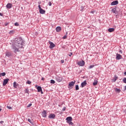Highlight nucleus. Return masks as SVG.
I'll return each instance as SVG.
<instances>
[{
  "instance_id": "f257e3e1",
  "label": "nucleus",
  "mask_w": 126,
  "mask_h": 126,
  "mask_svg": "<svg viewBox=\"0 0 126 126\" xmlns=\"http://www.w3.org/2000/svg\"><path fill=\"white\" fill-rule=\"evenodd\" d=\"M24 40L22 39V38L19 37L17 39L13 41V44H15L16 46H18V48H23V45H24Z\"/></svg>"
},
{
  "instance_id": "f03ea898",
  "label": "nucleus",
  "mask_w": 126,
  "mask_h": 126,
  "mask_svg": "<svg viewBox=\"0 0 126 126\" xmlns=\"http://www.w3.org/2000/svg\"><path fill=\"white\" fill-rule=\"evenodd\" d=\"M12 48L15 53H16V52H19V49L20 48V47H18V46H16V45H15V43H13L12 45Z\"/></svg>"
},
{
  "instance_id": "7ed1b4c3",
  "label": "nucleus",
  "mask_w": 126,
  "mask_h": 126,
  "mask_svg": "<svg viewBox=\"0 0 126 126\" xmlns=\"http://www.w3.org/2000/svg\"><path fill=\"white\" fill-rule=\"evenodd\" d=\"M55 79L58 82H61L63 80V78H62V76H56Z\"/></svg>"
},
{
  "instance_id": "20e7f679",
  "label": "nucleus",
  "mask_w": 126,
  "mask_h": 126,
  "mask_svg": "<svg viewBox=\"0 0 126 126\" xmlns=\"http://www.w3.org/2000/svg\"><path fill=\"white\" fill-rule=\"evenodd\" d=\"M77 64H78V65H79L80 66H84L85 64V62H84V61H79L77 63Z\"/></svg>"
},
{
  "instance_id": "39448f33",
  "label": "nucleus",
  "mask_w": 126,
  "mask_h": 126,
  "mask_svg": "<svg viewBox=\"0 0 126 126\" xmlns=\"http://www.w3.org/2000/svg\"><path fill=\"white\" fill-rule=\"evenodd\" d=\"M49 44H50V49H53V48H55V47H56L55 44H54V43H53L52 42L49 41Z\"/></svg>"
},
{
  "instance_id": "423d86ee",
  "label": "nucleus",
  "mask_w": 126,
  "mask_h": 126,
  "mask_svg": "<svg viewBox=\"0 0 126 126\" xmlns=\"http://www.w3.org/2000/svg\"><path fill=\"white\" fill-rule=\"evenodd\" d=\"M86 85H87V81L86 80H85L83 82L81 83V86L82 88L85 87Z\"/></svg>"
},
{
  "instance_id": "0eeeda50",
  "label": "nucleus",
  "mask_w": 126,
  "mask_h": 126,
  "mask_svg": "<svg viewBox=\"0 0 126 126\" xmlns=\"http://www.w3.org/2000/svg\"><path fill=\"white\" fill-rule=\"evenodd\" d=\"M9 81V79H5L3 81V86H5Z\"/></svg>"
},
{
  "instance_id": "6e6552de",
  "label": "nucleus",
  "mask_w": 126,
  "mask_h": 126,
  "mask_svg": "<svg viewBox=\"0 0 126 126\" xmlns=\"http://www.w3.org/2000/svg\"><path fill=\"white\" fill-rule=\"evenodd\" d=\"M110 4L111 5H117V4H119V1L117 0H114L112 1Z\"/></svg>"
},
{
  "instance_id": "1a4fd4ad",
  "label": "nucleus",
  "mask_w": 126,
  "mask_h": 126,
  "mask_svg": "<svg viewBox=\"0 0 126 126\" xmlns=\"http://www.w3.org/2000/svg\"><path fill=\"white\" fill-rule=\"evenodd\" d=\"M122 55H121V54H118V53L116 54V59L117 60H122Z\"/></svg>"
},
{
  "instance_id": "9d476101",
  "label": "nucleus",
  "mask_w": 126,
  "mask_h": 126,
  "mask_svg": "<svg viewBox=\"0 0 126 126\" xmlns=\"http://www.w3.org/2000/svg\"><path fill=\"white\" fill-rule=\"evenodd\" d=\"M49 119H55L56 118V115L55 114H51L48 116Z\"/></svg>"
},
{
  "instance_id": "9b49d317",
  "label": "nucleus",
  "mask_w": 126,
  "mask_h": 126,
  "mask_svg": "<svg viewBox=\"0 0 126 126\" xmlns=\"http://www.w3.org/2000/svg\"><path fill=\"white\" fill-rule=\"evenodd\" d=\"M6 7H7V8H8V9H10V8H11L12 7V4H11L10 3H8L6 5Z\"/></svg>"
},
{
  "instance_id": "f8f14e48",
  "label": "nucleus",
  "mask_w": 126,
  "mask_h": 126,
  "mask_svg": "<svg viewBox=\"0 0 126 126\" xmlns=\"http://www.w3.org/2000/svg\"><path fill=\"white\" fill-rule=\"evenodd\" d=\"M74 84H75V81H72V82H70L69 83V87H73V86H74Z\"/></svg>"
},
{
  "instance_id": "ddd939ff",
  "label": "nucleus",
  "mask_w": 126,
  "mask_h": 126,
  "mask_svg": "<svg viewBox=\"0 0 126 126\" xmlns=\"http://www.w3.org/2000/svg\"><path fill=\"white\" fill-rule=\"evenodd\" d=\"M112 11L113 12V13H115V14H118V11H117L116 7L112 8Z\"/></svg>"
},
{
  "instance_id": "4468645a",
  "label": "nucleus",
  "mask_w": 126,
  "mask_h": 126,
  "mask_svg": "<svg viewBox=\"0 0 126 126\" xmlns=\"http://www.w3.org/2000/svg\"><path fill=\"white\" fill-rule=\"evenodd\" d=\"M42 117L43 118H46L47 117V111L46 110H44L42 113Z\"/></svg>"
},
{
  "instance_id": "2eb2a0df",
  "label": "nucleus",
  "mask_w": 126,
  "mask_h": 126,
  "mask_svg": "<svg viewBox=\"0 0 126 126\" xmlns=\"http://www.w3.org/2000/svg\"><path fill=\"white\" fill-rule=\"evenodd\" d=\"M66 120H67V123H69L70 122H71V121H72V117H68L66 118Z\"/></svg>"
},
{
  "instance_id": "dca6fc26",
  "label": "nucleus",
  "mask_w": 126,
  "mask_h": 126,
  "mask_svg": "<svg viewBox=\"0 0 126 126\" xmlns=\"http://www.w3.org/2000/svg\"><path fill=\"white\" fill-rule=\"evenodd\" d=\"M39 13L41 14H45V13H46V11L43 9H41L39 10Z\"/></svg>"
},
{
  "instance_id": "f3484780",
  "label": "nucleus",
  "mask_w": 126,
  "mask_h": 126,
  "mask_svg": "<svg viewBox=\"0 0 126 126\" xmlns=\"http://www.w3.org/2000/svg\"><path fill=\"white\" fill-rule=\"evenodd\" d=\"M5 56L7 57V58H9V57H11V56H12V54L10 52H6Z\"/></svg>"
},
{
  "instance_id": "a211bd4d",
  "label": "nucleus",
  "mask_w": 126,
  "mask_h": 126,
  "mask_svg": "<svg viewBox=\"0 0 126 126\" xmlns=\"http://www.w3.org/2000/svg\"><path fill=\"white\" fill-rule=\"evenodd\" d=\"M57 32H61L62 31V28L61 27H57L56 28Z\"/></svg>"
},
{
  "instance_id": "6ab92c4d",
  "label": "nucleus",
  "mask_w": 126,
  "mask_h": 126,
  "mask_svg": "<svg viewBox=\"0 0 126 126\" xmlns=\"http://www.w3.org/2000/svg\"><path fill=\"white\" fill-rule=\"evenodd\" d=\"M108 32H110V33L112 32H114L115 31L114 28H109L108 30Z\"/></svg>"
},
{
  "instance_id": "aec40b11",
  "label": "nucleus",
  "mask_w": 126,
  "mask_h": 126,
  "mask_svg": "<svg viewBox=\"0 0 126 126\" xmlns=\"http://www.w3.org/2000/svg\"><path fill=\"white\" fill-rule=\"evenodd\" d=\"M37 92H41L42 91V88L41 86H38L37 87Z\"/></svg>"
},
{
  "instance_id": "412c9836",
  "label": "nucleus",
  "mask_w": 126,
  "mask_h": 126,
  "mask_svg": "<svg viewBox=\"0 0 126 126\" xmlns=\"http://www.w3.org/2000/svg\"><path fill=\"white\" fill-rule=\"evenodd\" d=\"M93 84L94 86H95V85H97V84H98V81H97V80H94Z\"/></svg>"
},
{
  "instance_id": "4be33fe9",
  "label": "nucleus",
  "mask_w": 126,
  "mask_h": 126,
  "mask_svg": "<svg viewBox=\"0 0 126 126\" xmlns=\"http://www.w3.org/2000/svg\"><path fill=\"white\" fill-rule=\"evenodd\" d=\"M118 79V77L116 75L114 76V78L113 79V82H116L117 81V79Z\"/></svg>"
},
{
  "instance_id": "5701e85b",
  "label": "nucleus",
  "mask_w": 126,
  "mask_h": 126,
  "mask_svg": "<svg viewBox=\"0 0 126 126\" xmlns=\"http://www.w3.org/2000/svg\"><path fill=\"white\" fill-rule=\"evenodd\" d=\"M115 92H116V93H120V92H121V89L116 88Z\"/></svg>"
},
{
  "instance_id": "b1692460",
  "label": "nucleus",
  "mask_w": 126,
  "mask_h": 126,
  "mask_svg": "<svg viewBox=\"0 0 126 126\" xmlns=\"http://www.w3.org/2000/svg\"><path fill=\"white\" fill-rule=\"evenodd\" d=\"M13 87L14 88H17V85H16V82H14L13 83Z\"/></svg>"
},
{
  "instance_id": "393cba45",
  "label": "nucleus",
  "mask_w": 126,
  "mask_h": 126,
  "mask_svg": "<svg viewBox=\"0 0 126 126\" xmlns=\"http://www.w3.org/2000/svg\"><path fill=\"white\" fill-rule=\"evenodd\" d=\"M25 93H27V94H29V90H28V89H26L25 91Z\"/></svg>"
},
{
  "instance_id": "a878e982",
  "label": "nucleus",
  "mask_w": 126,
  "mask_h": 126,
  "mask_svg": "<svg viewBox=\"0 0 126 126\" xmlns=\"http://www.w3.org/2000/svg\"><path fill=\"white\" fill-rule=\"evenodd\" d=\"M0 75H1L2 76H5L6 73H5V72H3V73H0Z\"/></svg>"
},
{
  "instance_id": "bb28decb",
  "label": "nucleus",
  "mask_w": 126,
  "mask_h": 126,
  "mask_svg": "<svg viewBox=\"0 0 126 126\" xmlns=\"http://www.w3.org/2000/svg\"><path fill=\"white\" fill-rule=\"evenodd\" d=\"M75 90H79V86H78V85H76Z\"/></svg>"
},
{
  "instance_id": "cd10ccee",
  "label": "nucleus",
  "mask_w": 126,
  "mask_h": 126,
  "mask_svg": "<svg viewBox=\"0 0 126 126\" xmlns=\"http://www.w3.org/2000/svg\"><path fill=\"white\" fill-rule=\"evenodd\" d=\"M123 81L124 83H126V77H124L123 79Z\"/></svg>"
},
{
  "instance_id": "c85d7f7f",
  "label": "nucleus",
  "mask_w": 126,
  "mask_h": 126,
  "mask_svg": "<svg viewBox=\"0 0 126 126\" xmlns=\"http://www.w3.org/2000/svg\"><path fill=\"white\" fill-rule=\"evenodd\" d=\"M55 82V80H51L50 81V83H51L52 84H54Z\"/></svg>"
},
{
  "instance_id": "c756f323",
  "label": "nucleus",
  "mask_w": 126,
  "mask_h": 126,
  "mask_svg": "<svg viewBox=\"0 0 126 126\" xmlns=\"http://www.w3.org/2000/svg\"><path fill=\"white\" fill-rule=\"evenodd\" d=\"M94 66H95V65H90V66H89V68H90V69H91V68H93V67H94Z\"/></svg>"
},
{
  "instance_id": "7c9ffc66",
  "label": "nucleus",
  "mask_w": 126,
  "mask_h": 126,
  "mask_svg": "<svg viewBox=\"0 0 126 126\" xmlns=\"http://www.w3.org/2000/svg\"><path fill=\"white\" fill-rule=\"evenodd\" d=\"M28 121L29 123H30V124H33V122L31 121V119H28Z\"/></svg>"
},
{
  "instance_id": "2f4dec72",
  "label": "nucleus",
  "mask_w": 126,
  "mask_h": 126,
  "mask_svg": "<svg viewBox=\"0 0 126 126\" xmlns=\"http://www.w3.org/2000/svg\"><path fill=\"white\" fill-rule=\"evenodd\" d=\"M68 124H69V125L70 126H73V123L71 121H70V122H68Z\"/></svg>"
},
{
  "instance_id": "473e14b6",
  "label": "nucleus",
  "mask_w": 126,
  "mask_h": 126,
  "mask_svg": "<svg viewBox=\"0 0 126 126\" xmlns=\"http://www.w3.org/2000/svg\"><path fill=\"white\" fill-rule=\"evenodd\" d=\"M15 26H19V24L18 23L16 22L14 24Z\"/></svg>"
},
{
  "instance_id": "72a5a7b5",
  "label": "nucleus",
  "mask_w": 126,
  "mask_h": 126,
  "mask_svg": "<svg viewBox=\"0 0 126 126\" xmlns=\"http://www.w3.org/2000/svg\"><path fill=\"white\" fill-rule=\"evenodd\" d=\"M14 32V31H11L9 32V34H13Z\"/></svg>"
},
{
  "instance_id": "f704fd0d",
  "label": "nucleus",
  "mask_w": 126,
  "mask_h": 126,
  "mask_svg": "<svg viewBox=\"0 0 126 126\" xmlns=\"http://www.w3.org/2000/svg\"><path fill=\"white\" fill-rule=\"evenodd\" d=\"M27 83H28V84H31V83H32V82H31V81H29V80H28L27 81Z\"/></svg>"
},
{
  "instance_id": "c9c22d12",
  "label": "nucleus",
  "mask_w": 126,
  "mask_h": 126,
  "mask_svg": "<svg viewBox=\"0 0 126 126\" xmlns=\"http://www.w3.org/2000/svg\"><path fill=\"white\" fill-rule=\"evenodd\" d=\"M32 106V103H30L29 104L28 106H27V107L28 108H30V107Z\"/></svg>"
},
{
  "instance_id": "e433bc0d",
  "label": "nucleus",
  "mask_w": 126,
  "mask_h": 126,
  "mask_svg": "<svg viewBox=\"0 0 126 126\" xmlns=\"http://www.w3.org/2000/svg\"><path fill=\"white\" fill-rule=\"evenodd\" d=\"M7 109H9V110H11L12 109V108L11 106H7Z\"/></svg>"
},
{
  "instance_id": "4c0bfd02",
  "label": "nucleus",
  "mask_w": 126,
  "mask_h": 126,
  "mask_svg": "<svg viewBox=\"0 0 126 126\" xmlns=\"http://www.w3.org/2000/svg\"><path fill=\"white\" fill-rule=\"evenodd\" d=\"M81 11H83V9H84V7H83V6H82L81 7Z\"/></svg>"
},
{
  "instance_id": "58836bf2",
  "label": "nucleus",
  "mask_w": 126,
  "mask_h": 126,
  "mask_svg": "<svg viewBox=\"0 0 126 126\" xmlns=\"http://www.w3.org/2000/svg\"><path fill=\"white\" fill-rule=\"evenodd\" d=\"M65 109H66V108L65 107H64L62 109V111H63V112L65 111Z\"/></svg>"
},
{
  "instance_id": "ea45409f",
  "label": "nucleus",
  "mask_w": 126,
  "mask_h": 126,
  "mask_svg": "<svg viewBox=\"0 0 126 126\" xmlns=\"http://www.w3.org/2000/svg\"><path fill=\"white\" fill-rule=\"evenodd\" d=\"M38 8H39V10H40V9H42V8L41 7V5H38Z\"/></svg>"
},
{
  "instance_id": "a19ab883",
  "label": "nucleus",
  "mask_w": 126,
  "mask_h": 126,
  "mask_svg": "<svg viewBox=\"0 0 126 126\" xmlns=\"http://www.w3.org/2000/svg\"><path fill=\"white\" fill-rule=\"evenodd\" d=\"M49 6H52V2H51V1H49Z\"/></svg>"
},
{
  "instance_id": "79ce46f5",
  "label": "nucleus",
  "mask_w": 126,
  "mask_h": 126,
  "mask_svg": "<svg viewBox=\"0 0 126 126\" xmlns=\"http://www.w3.org/2000/svg\"><path fill=\"white\" fill-rule=\"evenodd\" d=\"M66 37H67V36L64 35L63 37V39H66Z\"/></svg>"
},
{
  "instance_id": "37998d69",
  "label": "nucleus",
  "mask_w": 126,
  "mask_h": 126,
  "mask_svg": "<svg viewBox=\"0 0 126 126\" xmlns=\"http://www.w3.org/2000/svg\"><path fill=\"white\" fill-rule=\"evenodd\" d=\"M61 63H64V60H61Z\"/></svg>"
},
{
  "instance_id": "c03bdc74",
  "label": "nucleus",
  "mask_w": 126,
  "mask_h": 126,
  "mask_svg": "<svg viewBox=\"0 0 126 126\" xmlns=\"http://www.w3.org/2000/svg\"><path fill=\"white\" fill-rule=\"evenodd\" d=\"M72 56V53H71L70 55H69V57H71Z\"/></svg>"
},
{
  "instance_id": "a18cd8bd",
  "label": "nucleus",
  "mask_w": 126,
  "mask_h": 126,
  "mask_svg": "<svg viewBox=\"0 0 126 126\" xmlns=\"http://www.w3.org/2000/svg\"><path fill=\"white\" fill-rule=\"evenodd\" d=\"M40 92H41V94H44V93L43 92V91H42V90H41V91H40Z\"/></svg>"
},
{
  "instance_id": "49530a36",
  "label": "nucleus",
  "mask_w": 126,
  "mask_h": 126,
  "mask_svg": "<svg viewBox=\"0 0 126 126\" xmlns=\"http://www.w3.org/2000/svg\"><path fill=\"white\" fill-rule=\"evenodd\" d=\"M119 52H120V53H121V54H123V51H122V50H120Z\"/></svg>"
},
{
  "instance_id": "de8ad7c7",
  "label": "nucleus",
  "mask_w": 126,
  "mask_h": 126,
  "mask_svg": "<svg viewBox=\"0 0 126 126\" xmlns=\"http://www.w3.org/2000/svg\"><path fill=\"white\" fill-rule=\"evenodd\" d=\"M2 15H3L2 13H0V16H2Z\"/></svg>"
},
{
  "instance_id": "09e8293b",
  "label": "nucleus",
  "mask_w": 126,
  "mask_h": 126,
  "mask_svg": "<svg viewBox=\"0 0 126 126\" xmlns=\"http://www.w3.org/2000/svg\"><path fill=\"white\" fill-rule=\"evenodd\" d=\"M0 124H3L4 122H3V121H0Z\"/></svg>"
},
{
  "instance_id": "8fccbe9b",
  "label": "nucleus",
  "mask_w": 126,
  "mask_h": 126,
  "mask_svg": "<svg viewBox=\"0 0 126 126\" xmlns=\"http://www.w3.org/2000/svg\"><path fill=\"white\" fill-rule=\"evenodd\" d=\"M65 36H67V32H66Z\"/></svg>"
},
{
  "instance_id": "3c124183",
  "label": "nucleus",
  "mask_w": 126,
  "mask_h": 126,
  "mask_svg": "<svg viewBox=\"0 0 126 126\" xmlns=\"http://www.w3.org/2000/svg\"><path fill=\"white\" fill-rule=\"evenodd\" d=\"M124 74H125V75H126V71H125V72H124Z\"/></svg>"
},
{
  "instance_id": "603ef678",
  "label": "nucleus",
  "mask_w": 126,
  "mask_h": 126,
  "mask_svg": "<svg viewBox=\"0 0 126 126\" xmlns=\"http://www.w3.org/2000/svg\"><path fill=\"white\" fill-rule=\"evenodd\" d=\"M94 12V11H92L91 12V13H93Z\"/></svg>"
},
{
  "instance_id": "864d4df0",
  "label": "nucleus",
  "mask_w": 126,
  "mask_h": 126,
  "mask_svg": "<svg viewBox=\"0 0 126 126\" xmlns=\"http://www.w3.org/2000/svg\"><path fill=\"white\" fill-rule=\"evenodd\" d=\"M125 90H126V86L125 87Z\"/></svg>"
},
{
  "instance_id": "5fc2aeb1",
  "label": "nucleus",
  "mask_w": 126,
  "mask_h": 126,
  "mask_svg": "<svg viewBox=\"0 0 126 126\" xmlns=\"http://www.w3.org/2000/svg\"><path fill=\"white\" fill-rule=\"evenodd\" d=\"M41 80H44V78H42Z\"/></svg>"
},
{
  "instance_id": "6e6d98bb",
  "label": "nucleus",
  "mask_w": 126,
  "mask_h": 126,
  "mask_svg": "<svg viewBox=\"0 0 126 126\" xmlns=\"http://www.w3.org/2000/svg\"><path fill=\"white\" fill-rule=\"evenodd\" d=\"M1 111V108H0V112Z\"/></svg>"
}]
</instances>
